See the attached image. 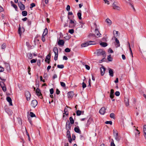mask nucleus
<instances>
[{
	"mask_svg": "<svg viewBox=\"0 0 146 146\" xmlns=\"http://www.w3.org/2000/svg\"><path fill=\"white\" fill-rule=\"evenodd\" d=\"M74 17V16L72 15L71 16H68V18L70 20V22L69 25V27L70 28H74L76 25V22L75 20H72V19Z\"/></svg>",
	"mask_w": 146,
	"mask_h": 146,
	"instance_id": "f257e3e1",
	"label": "nucleus"
},
{
	"mask_svg": "<svg viewBox=\"0 0 146 146\" xmlns=\"http://www.w3.org/2000/svg\"><path fill=\"white\" fill-rule=\"evenodd\" d=\"M97 56H103L104 57L106 56V54L105 51L102 49H98L97 50Z\"/></svg>",
	"mask_w": 146,
	"mask_h": 146,
	"instance_id": "f03ea898",
	"label": "nucleus"
},
{
	"mask_svg": "<svg viewBox=\"0 0 146 146\" xmlns=\"http://www.w3.org/2000/svg\"><path fill=\"white\" fill-rule=\"evenodd\" d=\"M113 135L116 140L119 141L121 137L120 136L118 135V132L116 130L113 129Z\"/></svg>",
	"mask_w": 146,
	"mask_h": 146,
	"instance_id": "7ed1b4c3",
	"label": "nucleus"
},
{
	"mask_svg": "<svg viewBox=\"0 0 146 146\" xmlns=\"http://www.w3.org/2000/svg\"><path fill=\"white\" fill-rule=\"evenodd\" d=\"M72 124L70 123L68 120L66 122V130H69L71 129V128L72 126Z\"/></svg>",
	"mask_w": 146,
	"mask_h": 146,
	"instance_id": "20e7f679",
	"label": "nucleus"
},
{
	"mask_svg": "<svg viewBox=\"0 0 146 146\" xmlns=\"http://www.w3.org/2000/svg\"><path fill=\"white\" fill-rule=\"evenodd\" d=\"M25 95L27 101H29L30 99L31 95L30 93L28 91L25 92Z\"/></svg>",
	"mask_w": 146,
	"mask_h": 146,
	"instance_id": "39448f33",
	"label": "nucleus"
},
{
	"mask_svg": "<svg viewBox=\"0 0 146 146\" xmlns=\"http://www.w3.org/2000/svg\"><path fill=\"white\" fill-rule=\"evenodd\" d=\"M35 92L36 94L38 96L40 97V98L42 99V94L41 93L40 91L38 88H37L36 89Z\"/></svg>",
	"mask_w": 146,
	"mask_h": 146,
	"instance_id": "423d86ee",
	"label": "nucleus"
},
{
	"mask_svg": "<svg viewBox=\"0 0 146 146\" xmlns=\"http://www.w3.org/2000/svg\"><path fill=\"white\" fill-rule=\"evenodd\" d=\"M18 5L21 10H23L25 9V5L21 2H18Z\"/></svg>",
	"mask_w": 146,
	"mask_h": 146,
	"instance_id": "0eeeda50",
	"label": "nucleus"
},
{
	"mask_svg": "<svg viewBox=\"0 0 146 146\" xmlns=\"http://www.w3.org/2000/svg\"><path fill=\"white\" fill-rule=\"evenodd\" d=\"M38 102L36 100H33L31 102V105L33 108H35L37 105Z\"/></svg>",
	"mask_w": 146,
	"mask_h": 146,
	"instance_id": "6e6552de",
	"label": "nucleus"
},
{
	"mask_svg": "<svg viewBox=\"0 0 146 146\" xmlns=\"http://www.w3.org/2000/svg\"><path fill=\"white\" fill-rule=\"evenodd\" d=\"M101 74L102 76H103L105 73V71L106 70V68L104 66H102V67L100 68Z\"/></svg>",
	"mask_w": 146,
	"mask_h": 146,
	"instance_id": "1a4fd4ad",
	"label": "nucleus"
},
{
	"mask_svg": "<svg viewBox=\"0 0 146 146\" xmlns=\"http://www.w3.org/2000/svg\"><path fill=\"white\" fill-rule=\"evenodd\" d=\"M114 38L115 39V42L114 43L116 47H119L120 46V44L119 40L117 38L115 37Z\"/></svg>",
	"mask_w": 146,
	"mask_h": 146,
	"instance_id": "9d476101",
	"label": "nucleus"
},
{
	"mask_svg": "<svg viewBox=\"0 0 146 146\" xmlns=\"http://www.w3.org/2000/svg\"><path fill=\"white\" fill-rule=\"evenodd\" d=\"M105 108L104 107H102L100 110L99 113L101 115H104L105 113Z\"/></svg>",
	"mask_w": 146,
	"mask_h": 146,
	"instance_id": "9b49d317",
	"label": "nucleus"
},
{
	"mask_svg": "<svg viewBox=\"0 0 146 146\" xmlns=\"http://www.w3.org/2000/svg\"><path fill=\"white\" fill-rule=\"evenodd\" d=\"M115 2L113 3L112 5V7L113 9H116L118 10H120V7L119 6H117L116 4H115Z\"/></svg>",
	"mask_w": 146,
	"mask_h": 146,
	"instance_id": "f8f14e48",
	"label": "nucleus"
},
{
	"mask_svg": "<svg viewBox=\"0 0 146 146\" xmlns=\"http://www.w3.org/2000/svg\"><path fill=\"white\" fill-rule=\"evenodd\" d=\"M95 34L96 35V36L97 37H100L101 35V34L99 32L98 29H96L95 30Z\"/></svg>",
	"mask_w": 146,
	"mask_h": 146,
	"instance_id": "ddd939ff",
	"label": "nucleus"
},
{
	"mask_svg": "<svg viewBox=\"0 0 146 146\" xmlns=\"http://www.w3.org/2000/svg\"><path fill=\"white\" fill-rule=\"evenodd\" d=\"M68 97V98H72L74 95L73 92H69L67 93Z\"/></svg>",
	"mask_w": 146,
	"mask_h": 146,
	"instance_id": "4468645a",
	"label": "nucleus"
},
{
	"mask_svg": "<svg viewBox=\"0 0 146 146\" xmlns=\"http://www.w3.org/2000/svg\"><path fill=\"white\" fill-rule=\"evenodd\" d=\"M64 43V42L63 40L59 39L58 42V44L59 46H63Z\"/></svg>",
	"mask_w": 146,
	"mask_h": 146,
	"instance_id": "2eb2a0df",
	"label": "nucleus"
},
{
	"mask_svg": "<svg viewBox=\"0 0 146 146\" xmlns=\"http://www.w3.org/2000/svg\"><path fill=\"white\" fill-rule=\"evenodd\" d=\"M74 131L80 134L81 132V131L79 128V127L78 126L74 128Z\"/></svg>",
	"mask_w": 146,
	"mask_h": 146,
	"instance_id": "dca6fc26",
	"label": "nucleus"
},
{
	"mask_svg": "<svg viewBox=\"0 0 146 146\" xmlns=\"http://www.w3.org/2000/svg\"><path fill=\"white\" fill-rule=\"evenodd\" d=\"M7 100L11 106H12L13 104L12 102V100L11 98L9 97H7L6 98Z\"/></svg>",
	"mask_w": 146,
	"mask_h": 146,
	"instance_id": "f3484780",
	"label": "nucleus"
},
{
	"mask_svg": "<svg viewBox=\"0 0 146 146\" xmlns=\"http://www.w3.org/2000/svg\"><path fill=\"white\" fill-rule=\"evenodd\" d=\"M114 90L113 89H111L110 94V98L112 99L114 97Z\"/></svg>",
	"mask_w": 146,
	"mask_h": 146,
	"instance_id": "a211bd4d",
	"label": "nucleus"
},
{
	"mask_svg": "<svg viewBox=\"0 0 146 146\" xmlns=\"http://www.w3.org/2000/svg\"><path fill=\"white\" fill-rule=\"evenodd\" d=\"M51 54L49 53L46 57L45 59V61L46 62H47V60H49L50 59V58H51Z\"/></svg>",
	"mask_w": 146,
	"mask_h": 146,
	"instance_id": "6ab92c4d",
	"label": "nucleus"
},
{
	"mask_svg": "<svg viewBox=\"0 0 146 146\" xmlns=\"http://www.w3.org/2000/svg\"><path fill=\"white\" fill-rule=\"evenodd\" d=\"M109 75L111 77H113V70L112 69L109 68Z\"/></svg>",
	"mask_w": 146,
	"mask_h": 146,
	"instance_id": "aec40b11",
	"label": "nucleus"
},
{
	"mask_svg": "<svg viewBox=\"0 0 146 146\" xmlns=\"http://www.w3.org/2000/svg\"><path fill=\"white\" fill-rule=\"evenodd\" d=\"M64 113L63 114H65L66 115L68 116L69 114V112L67 108L65 107L64 110Z\"/></svg>",
	"mask_w": 146,
	"mask_h": 146,
	"instance_id": "412c9836",
	"label": "nucleus"
},
{
	"mask_svg": "<svg viewBox=\"0 0 146 146\" xmlns=\"http://www.w3.org/2000/svg\"><path fill=\"white\" fill-rule=\"evenodd\" d=\"M66 137L68 139L71 138L70 131L69 130H67V131Z\"/></svg>",
	"mask_w": 146,
	"mask_h": 146,
	"instance_id": "4be33fe9",
	"label": "nucleus"
},
{
	"mask_svg": "<svg viewBox=\"0 0 146 146\" xmlns=\"http://www.w3.org/2000/svg\"><path fill=\"white\" fill-rule=\"evenodd\" d=\"M89 45L88 41L86 42H84L81 44V46L82 47H86Z\"/></svg>",
	"mask_w": 146,
	"mask_h": 146,
	"instance_id": "5701e85b",
	"label": "nucleus"
},
{
	"mask_svg": "<svg viewBox=\"0 0 146 146\" xmlns=\"http://www.w3.org/2000/svg\"><path fill=\"white\" fill-rule=\"evenodd\" d=\"M124 102L126 106H128L129 105L128 99L127 98H125L124 99Z\"/></svg>",
	"mask_w": 146,
	"mask_h": 146,
	"instance_id": "b1692460",
	"label": "nucleus"
},
{
	"mask_svg": "<svg viewBox=\"0 0 146 146\" xmlns=\"http://www.w3.org/2000/svg\"><path fill=\"white\" fill-rule=\"evenodd\" d=\"M77 15L79 19H82L81 16V10H80L77 13Z\"/></svg>",
	"mask_w": 146,
	"mask_h": 146,
	"instance_id": "393cba45",
	"label": "nucleus"
},
{
	"mask_svg": "<svg viewBox=\"0 0 146 146\" xmlns=\"http://www.w3.org/2000/svg\"><path fill=\"white\" fill-rule=\"evenodd\" d=\"M92 121V119L90 118L87 121L86 126L88 127Z\"/></svg>",
	"mask_w": 146,
	"mask_h": 146,
	"instance_id": "a878e982",
	"label": "nucleus"
},
{
	"mask_svg": "<svg viewBox=\"0 0 146 146\" xmlns=\"http://www.w3.org/2000/svg\"><path fill=\"white\" fill-rule=\"evenodd\" d=\"M11 3L12 4V6L16 10L17 9V5L16 4H14L13 1H11Z\"/></svg>",
	"mask_w": 146,
	"mask_h": 146,
	"instance_id": "bb28decb",
	"label": "nucleus"
},
{
	"mask_svg": "<svg viewBox=\"0 0 146 146\" xmlns=\"http://www.w3.org/2000/svg\"><path fill=\"white\" fill-rule=\"evenodd\" d=\"M100 45L104 47H106L108 45L107 43L104 42H101L100 43Z\"/></svg>",
	"mask_w": 146,
	"mask_h": 146,
	"instance_id": "cd10ccee",
	"label": "nucleus"
},
{
	"mask_svg": "<svg viewBox=\"0 0 146 146\" xmlns=\"http://www.w3.org/2000/svg\"><path fill=\"white\" fill-rule=\"evenodd\" d=\"M48 29L46 28L44 30V31L43 32L42 35L46 36L48 34Z\"/></svg>",
	"mask_w": 146,
	"mask_h": 146,
	"instance_id": "c85d7f7f",
	"label": "nucleus"
},
{
	"mask_svg": "<svg viewBox=\"0 0 146 146\" xmlns=\"http://www.w3.org/2000/svg\"><path fill=\"white\" fill-rule=\"evenodd\" d=\"M53 51L54 54L58 53V50L57 47H54L53 49Z\"/></svg>",
	"mask_w": 146,
	"mask_h": 146,
	"instance_id": "c756f323",
	"label": "nucleus"
},
{
	"mask_svg": "<svg viewBox=\"0 0 146 146\" xmlns=\"http://www.w3.org/2000/svg\"><path fill=\"white\" fill-rule=\"evenodd\" d=\"M69 120L70 121V123L71 124H73L74 123V120L73 118L72 117H70L69 118Z\"/></svg>",
	"mask_w": 146,
	"mask_h": 146,
	"instance_id": "7c9ffc66",
	"label": "nucleus"
},
{
	"mask_svg": "<svg viewBox=\"0 0 146 146\" xmlns=\"http://www.w3.org/2000/svg\"><path fill=\"white\" fill-rule=\"evenodd\" d=\"M21 28L20 26V25H19V27L18 31V33L19 35L20 36H21L22 34V31H21Z\"/></svg>",
	"mask_w": 146,
	"mask_h": 146,
	"instance_id": "2f4dec72",
	"label": "nucleus"
},
{
	"mask_svg": "<svg viewBox=\"0 0 146 146\" xmlns=\"http://www.w3.org/2000/svg\"><path fill=\"white\" fill-rule=\"evenodd\" d=\"M22 15L23 16H25L27 15V11H23L22 12Z\"/></svg>",
	"mask_w": 146,
	"mask_h": 146,
	"instance_id": "473e14b6",
	"label": "nucleus"
},
{
	"mask_svg": "<svg viewBox=\"0 0 146 146\" xmlns=\"http://www.w3.org/2000/svg\"><path fill=\"white\" fill-rule=\"evenodd\" d=\"M88 42L89 45H93L95 44H96L95 42L92 40L88 41Z\"/></svg>",
	"mask_w": 146,
	"mask_h": 146,
	"instance_id": "72a5a7b5",
	"label": "nucleus"
},
{
	"mask_svg": "<svg viewBox=\"0 0 146 146\" xmlns=\"http://www.w3.org/2000/svg\"><path fill=\"white\" fill-rule=\"evenodd\" d=\"M136 110H138L139 111V112H141L142 110V108L141 107H138V108H136Z\"/></svg>",
	"mask_w": 146,
	"mask_h": 146,
	"instance_id": "f704fd0d",
	"label": "nucleus"
},
{
	"mask_svg": "<svg viewBox=\"0 0 146 146\" xmlns=\"http://www.w3.org/2000/svg\"><path fill=\"white\" fill-rule=\"evenodd\" d=\"M82 112V111H80L79 110H77L76 111V114H77V115L79 116V115H80L81 114Z\"/></svg>",
	"mask_w": 146,
	"mask_h": 146,
	"instance_id": "c9c22d12",
	"label": "nucleus"
},
{
	"mask_svg": "<svg viewBox=\"0 0 146 146\" xmlns=\"http://www.w3.org/2000/svg\"><path fill=\"white\" fill-rule=\"evenodd\" d=\"M107 23H108L109 25H111V21L109 19H107L106 20Z\"/></svg>",
	"mask_w": 146,
	"mask_h": 146,
	"instance_id": "e433bc0d",
	"label": "nucleus"
},
{
	"mask_svg": "<svg viewBox=\"0 0 146 146\" xmlns=\"http://www.w3.org/2000/svg\"><path fill=\"white\" fill-rule=\"evenodd\" d=\"M111 54L109 55L108 57V60L109 61H111L112 60V58L111 57Z\"/></svg>",
	"mask_w": 146,
	"mask_h": 146,
	"instance_id": "4c0bfd02",
	"label": "nucleus"
},
{
	"mask_svg": "<svg viewBox=\"0 0 146 146\" xmlns=\"http://www.w3.org/2000/svg\"><path fill=\"white\" fill-rule=\"evenodd\" d=\"M57 67L58 68L62 69L64 68V66L63 64H61L58 65L57 66Z\"/></svg>",
	"mask_w": 146,
	"mask_h": 146,
	"instance_id": "58836bf2",
	"label": "nucleus"
},
{
	"mask_svg": "<svg viewBox=\"0 0 146 146\" xmlns=\"http://www.w3.org/2000/svg\"><path fill=\"white\" fill-rule=\"evenodd\" d=\"M110 117L111 118L115 119V115L113 113H111L110 115Z\"/></svg>",
	"mask_w": 146,
	"mask_h": 146,
	"instance_id": "ea45409f",
	"label": "nucleus"
},
{
	"mask_svg": "<svg viewBox=\"0 0 146 146\" xmlns=\"http://www.w3.org/2000/svg\"><path fill=\"white\" fill-rule=\"evenodd\" d=\"M6 44L5 43H3L1 45V48L3 49H4L6 48Z\"/></svg>",
	"mask_w": 146,
	"mask_h": 146,
	"instance_id": "a19ab883",
	"label": "nucleus"
},
{
	"mask_svg": "<svg viewBox=\"0 0 146 146\" xmlns=\"http://www.w3.org/2000/svg\"><path fill=\"white\" fill-rule=\"evenodd\" d=\"M58 53L55 54V56L54 57V60L56 61L58 59Z\"/></svg>",
	"mask_w": 146,
	"mask_h": 146,
	"instance_id": "79ce46f5",
	"label": "nucleus"
},
{
	"mask_svg": "<svg viewBox=\"0 0 146 146\" xmlns=\"http://www.w3.org/2000/svg\"><path fill=\"white\" fill-rule=\"evenodd\" d=\"M143 132H144V135L146 134V125H144L143 126Z\"/></svg>",
	"mask_w": 146,
	"mask_h": 146,
	"instance_id": "37998d69",
	"label": "nucleus"
},
{
	"mask_svg": "<svg viewBox=\"0 0 146 146\" xmlns=\"http://www.w3.org/2000/svg\"><path fill=\"white\" fill-rule=\"evenodd\" d=\"M135 130L136 131V132H135V135L136 136H137V134L139 135L140 134V132L137 129H136Z\"/></svg>",
	"mask_w": 146,
	"mask_h": 146,
	"instance_id": "c03bdc74",
	"label": "nucleus"
},
{
	"mask_svg": "<svg viewBox=\"0 0 146 146\" xmlns=\"http://www.w3.org/2000/svg\"><path fill=\"white\" fill-rule=\"evenodd\" d=\"M28 58H29L30 59H32V54L31 53H29L28 54Z\"/></svg>",
	"mask_w": 146,
	"mask_h": 146,
	"instance_id": "a18cd8bd",
	"label": "nucleus"
},
{
	"mask_svg": "<svg viewBox=\"0 0 146 146\" xmlns=\"http://www.w3.org/2000/svg\"><path fill=\"white\" fill-rule=\"evenodd\" d=\"M111 146H115L113 140L112 139H111Z\"/></svg>",
	"mask_w": 146,
	"mask_h": 146,
	"instance_id": "49530a36",
	"label": "nucleus"
},
{
	"mask_svg": "<svg viewBox=\"0 0 146 146\" xmlns=\"http://www.w3.org/2000/svg\"><path fill=\"white\" fill-rule=\"evenodd\" d=\"M4 82H0V85L1 87L5 86V84L4 83Z\"/></svg>",
	"mask_w": 146,
	"mask_h": 146,
	"instance_id": "de8ad7c7",
	"label": "nucleus"
},
{
	"mask_svg": "<svg viewBox=\"0 0 146 146\" xmlns=\"http://www.w3.org/2000/svg\"><path fill=\"white\" fill-rule=\"evenodd\" d=\"M105 123L106 124H110L112 125V122L111 121H107L105 122Z\"/></svg>",
	"mask_w": 146,
	"mask_h": 146,
	"instance_id": "09e8293b",
	"label": "nucleus"
},
{
	"mask_svg": "<svg viewBox=\"0 0 146 146\" xmlns=\"http://www.w3.org/2000/svg\"><path fill=\"white\" fill-rule=\"evenodd\" d=\"M46 36L42 35V40L43 42H44L45 41V36Z\"/></svg>",
	"mask_w": 146,
	"mask_h": 146,
	"instance_id": "8fccbe9b",
	"label": "nucleus"
},
{
	"mask_svg": "<svg viewBox=\"0 0 146 146\" xmlns=\"http://www.w3.org/2000/svg\"><path fill=\"white\" fill-rule=\"evenodd\" d=\"M69 33L71 34H73L74 32V31L73 29H70L69 30Z\"/></svg>",
	"mask_w": 146,
	"mask_h": 146,
	"instance_id": "3c124183",
	"label": "nucleus"
},
{
	"mask_svg": "<svg viewBox=\"0 0 146 146\" xmlns=\"http://www.w3.org/2000/svg\"><path fill=\"white\" fill-rule=\"evenodd\" d=\"M65 51L66 52H70V50L69 48H67L65 49Z\"/></svg>",
	"mask_w": 146,
	"mask_h": 146,
	"instance_id": "603ef678",
	"label": "nucleus"
},
{
	"mask_svg": "<svg viewBox=\"0 0 146 146\" xmlns=\"http://www.w3.org/2000/svg\"><path fill=\"white\" fill-rule=\"evenodd\" d=\"M30 116L31 117H35L36 116L32 112H31L30 113Z\"/></svg>",
	"mask_w": 146,
	"mask_h": 146,
	"instance_id": "864d4df0",
	"label": "nucleus"
},
{
	"mask_svg": "<svg viewBox=\"0 0 146 146\" xmlns=\"http://www.w3.org/2000/svg\"><path fill=\"white\" fill-rule=\"evenodd\" d=\"M60 85L61 86L63 87H65L66 86V84L65 83L63 82H60Z\"/></svg>",
	"mask_w": 146,
	"mask_h": 146,
	"instance_id": "5fc2aeb1",
	"label": "nucleus"
},
{
	"mask_svg": "<svg viewBox=\"0 0 146 146\" xmlns=\"http://www.w3.org/2000/svg\"><path fill=\"white\" fill-rule=\"evenodd\" d=\"M37 61V59H33L31 60V63L36 62Z\"/></svg>",
	"mask_w": 146,
	"mask_h": 146,
	"instance_id": "6e6d98bb",
	"label": "nucleus"
},
{
	"mask_svg": "<svg viewBox=\"0 0 146 146\" xmlns=\"http://www.w3.org/2000/svg\"><path fill=\"white\" fill-rule=\"evenodd\" d=\"M1 87L2 88L4 92H5L6 91V88L5 86L2 87Z\"/></svg>",
	"mask_w": 146,
	"mask_h": 146,
	"instance_id": "4d7b16f0",
	"label": "nucleus"
},
{
	"mask_svg": "<svg viewBox=\"0 0 146 146\" xmlns=\"http://www.w3.org/2000/svg\"><path fill=\"white\" fill-rule=\"evenodd\" d=\"M35 6V4L34 3H32L31 4L30 8H32Z\"/></svg>",
	"mask_w": 146,
	"mask_h": 146,
	"instance_id": "13d9d810",
	"label": "nucleus"
},
{
	"mask_svg": "<svg viewBox=\"0 0 146 146\" xmlns=\"http://www.w3.org/2000/svg\"><path fill=\"white\" fill-rule=\"evenodd\" d=\"M50 93L51 94H52L54 93V90L53 88H51L50 90Z\"/></svg>",
	"mask_w": 146,
	"mask_h": 146,
	"instance_id": "bf43d9fd",
	"label": "nucleus"
},
{
	"mask_svg": "<svg viewBox=\"0 0 146 146\" xmlns=\"http://www.w3.org/2000/svg\"><path fill=\"white\" fill-rule=\"evenodd\" d=\"M66 10L68 11H69L70 10V6L69 5H68L67 6L66 8Z\"/></svg>",
	"mask_w": 146,
	"mask_h": 146,
	"instance_id": "052dcab7",
	"label": "nucleus"
},
{
	"mask_svg": "<svg viewBox=\"0 0 146 146\" xmlns=\"http://www.w3.org/2000/svg\"><path fill=\"white\" fill-rule=\"evenodd\" d=\"M115 94L116 96H119L120 95V93L118 91H116L115 93Z\"/></svg>",
	"mask_w": 146,
	"mask_h": 146,
	"instance_id": "680f3d73",
	"label": "nucleus"
},
{
	"mask_svg": "<svg viewBox=\"0 0 146 146\" xmlns=\"http://www.w3.org/2000/svg\"><path fill=\"white\" fill-rule=\"evenodd\" d=\"M31 70V68H30V67L29 66L28 67V73L29 74L31 75V73L30 72Z\"/></svg>",
	"mask_w": 146,
	"mask_h": 146,
	"instance_id": "e2e57ef3",
	"label": "nucleus"
},
{
	"mask_svg": "<svg viewBox=\"0 0 146 146\" xmlns=\"http://www.w3.org/2000/svg\"><path fill=\"white\" fill-rule=\"evenodd\" d=\"M60 91L57 88L56 89V93L58 95L60 93Z\"/></svg>",
	"mask_w": 146,
	"mask_h": 146,
	"instance_id": "0e129e2a",
	"label": "nucleus"
},
{
	"mask_svg": "<svg viewBox=\"0 0 146 146\" xmlns=\"http://www.w3.org/2000/svg\"><path fill=\"white\" fill-rule=\"evenodd\" d=\"M86 85L84 82L82 83V88H86Z\"/></svg>",
	"mask_w": 146,
	"mask_h": 146,
	"instance_id": "69168bd1",
	"label": "nucleus"
},
{
	"mask_svg": "<svg viewBox=\"0 0 146 146\" xmlns=\"http://www.w3.org/2000/svg\"><path fill=\"white\" fill-rule=\"evenodd\" d=\"M4 71V68L0 66V72H3Z\"/></svg>",
	"mask_w": 146,
	"mask_h": 146,
	"instance_id": "338daca9",
	"label": "nucleus"
},
{
	"mask_svg": "<svg viewBox=\"0 0 146 146\" xmlns=\"http://www.w3.org/2000/svg\"><path fill=\"white\" fill-rule=\"evenodd\" d=\"M27 24L28 25L30 26L31 25V21L28 20L27 22Z\"/></svg>",
	"mask_w": 146,
	"mask_h": 146,
	"instance_id": "774afa93",
	"label": "nucleus"
}]
</instances>
